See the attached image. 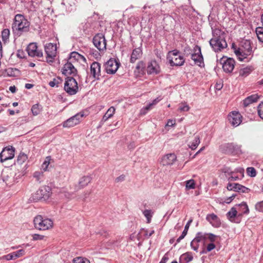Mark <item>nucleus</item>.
Wrapping results in <instances>:
<instances>
[{"mask_svg":"<svg viewBox=\"0 0 263 263\" xmlns=\"http://www.w3.org/2000/svg\"><path fill=\"white\" fill-rule=\"evenodd\" d=\"M176 124V120H172V119H169L167 121V122L165 125V127L170 126L172 127L174 126Z\"/></svg>","mask_w":263,"mask_h":263,"instance_id":"nucleus-61","label":"nucleus"},{"mask_svg":"<svg viewBox=\"0 0 263 263\" xmlns=\"http://www.w3.org/2000/svg\"><path fill=\"white\" fill-rule=\"evenodd\" d=\"M237 215H241V214L238 215L237 210L236 207L232 208L231 210L227 214L228 218L231 221H234V218Z\"/></svg>","mask_w":263,"mask_h":263,"instance_id":"nucleus-29","label":"nucleus"},{"mask_svg":"<svg viewBox=\"0 0 263 263\" xmlns=\"http://www.w3.org/2000/svg\"><path fill=\"white\" fill-rule=\"evenodd\" d=\"M251 67H247L241 69L239 70V75L242 77H246L252 71Z\"/></svg>","mask_w":263,"mask_h":263,"instance_id":"nucleus-41","label":"nucleus"},{"mask_svg":"<svg viewBox=\"0 0 263 263\" xmlns=\"http://www.w3.org/2000/svg\"><path fill=\"white\" fill-rule=\"evenodd\" d=\"M230 123L234 127L238 126L242 122V116L236 111L230 112L228 117Z\"/></svg>","mask_w":263,"mask_h":263,"instance_id":"nucleus-11","label":"nucleus"},{"mask_svg":"<svg viewBox=\"0 0 263 263\" xmlns=\"http://www.w3.org/2000/svg\"><path fill=\"white\" fill-rule=\"evenodd\" d=\"M34 224L36 229L40 230H48L53 227V222L48 218H43L41 215L36 216L34 218Z\"/></svg>","mask_w":263,"mask_h":263,"instance_id":"nucleus-3","label":"nucleus"},{"mask_svg":"<svg viewBox=\"0 0 263 263\" xmlns=\"http://www.w3.org/2000/svg\"><path fill=\"white\" fill-rule=\"evenodd\" d=\"M12 253L13 254V257H14L15 259H16L24 255L25 254V251L24 249H20L17 251L12 252Z\"/></svg>","mask_w":263,"mask_h":263,"instance_id":"nucleus-48","label":"nucleus"},{"mask_svg":"<svg viewBox=\"0 0 263 263\" xmlns=\"http://www.w3.org/2000/svg\"><path fill=\"white\" fill-rule=\"evenodd\" d=\"M62 73L66 76H75L77 73V69L75 68L72 63L68 61L64 65Z\"/></svg>","mask_w":263,"mask_h":263,"instance_id":"nucleus-19","label":"nucleus"},{"mask_svg":"<svg viewBox=\"0 0 263 263\" xmlns=\"http://www.w3.org/2000/svg\"><path fill=\"white\" fill-rule=\"evenodd\" d=\"M220 62L222 65V68L226 72L230 73L234 69L235 61L232 58H222Z\"/></svg>","mask_w":263,"mask_h":263,"instance_id":"nucleus-12","label":"nucleus"},{"mask_svg":"<svg viewBox=\"0 0 263 263\" xmlns=\"http://www.w3.org/2000/svg\"><path fill=\"white\" fill-rule=\"evenodd\" d=\"M194 53L192 54V59L195 64L202 67L204 65L203 58L201 54V48L196 45L194 48Z\"/></svg>","mask_w":263,"mask_h":263,"instance_id":"nucleus-10","label":"nucleus"},{"mask_svg":"<svg viewBox=\"0 0 263 263\" xmlns=\"http://www.w3.org/2000/svg\"><path fill=\"white\" fill-rule=\"evenodd\" d=\"M215 248V245L213 243H209L206 248V250H203L202 253H206L207 252H210L213 250Z\"/></svg>","mask_w":263,"mask_h":263,"instance_id":"nucleus-58","label":"nucleus"},{"mask_svg":"<svg viewBox=\"0 0 263 263\" xmlns=\"http://www.w3.org/2000/svg\"><path fill=\"white\" fill-rule=\"evenodd\" d=\"M10 36V30L8 29H5L2 32V37L4 42H7Z\"/></svg>","mask_w":263,"mask_h":263,"instance_id":"nucleus-46","label":"nucleus"},{"mask_svg":"<svg viewBox=\"0 0 263 263\" xmlns=\"http://www.w3.org/2000/svg\"><path fill=\"white\" fill-rule=\"evenodd\" d=\"M238 206L242 210V213L243 214L249 213V210L247 204L246 203H242L239 205Z\"/></svg>","mask_w":263,"mask_h":263,"instance_id":"nucleus-54","label":"nucleus"},{"mask_svg":"<svg viewBox=\"0 0 263 263\" xmlns=\"http://www.w3.org/2000/svg\"><path fill=\"white\" fill-rule=\"evenodd\" d=\"M232 48L240 61L249 62L251 59V58L249 57L251 55V53L249 51H245L243 48H237L234 45H232Z\"/></svg>","mask_w":263,"mask_h":263,"instance_id":"nucleus-6","label":"nucleus"},{"mask_svg":"<svg viewBox=\"0 0 263 263\" xmlns=\"http://www.w3.org/2000/svg\"><path fill=\"white\" fill-rule=\"evenodd\" d=\"M244 170L242 168H238L235 170L228 177L229 181H237L241 179L243 177Z\"/></svg>","mask_w":263,"mask_h":263,"instance_id":"nucleus-20","label":"nucleus"},{"mask_svg":"<svg viewBox=\"0 0 263 263\" xmlns=\"http://www.w3.org/2000/svg\"><path fill=\"white\" fill-rule=\"evenodd\" d=\"M193 259V255L190 252L182 254L179 258V263H188Z\"/></svg>","mask_w":263,"mask_h":263,"instance_id":"nucleus-27","label":"nucleus"},{"mask_svg":"<svg viewBox=\"0 0 263 263\" xmlns=\"http://www.w3.org/2000/svg\"><path fill=\"white\" fill-rule=\"evenodd\" d=\"M256 210L263 212V201L258 202L255 205Z\"/></svg>","mask_w":263,"mask_h":263,"instance_id":"nucleus-59","label":"nucleus"},{"mask_svg":"<svg viewBox=\"0 0 263 263\" xmlns=\"http://www.w3.org/2000/svg\"><path fill=\"white\" fill-rule=\"evenodd\" d=\"M120 63L115 59H109L105 65L106 72L108 74H114L118 70Z\"/></svg>","mask_w":263,"mask_h":263,"instance_id":"nucleus-13","label":"nucleus"},{"mask_svg":"<svg viewBox=\"0 0 263 263\" xmlns=\"http://www.w3.org/2000/svg\"><path fill=\"white\" fill-rule=\"evenodd\" d=\"M213 37L210 41V46L215 52L221 51L227 47L225 34L220 29L215 28L212 31Z\"/></svg>","mask_w":263,"mask_h":263,"instance_id":"nucleus-1","label":"nucleus"},{"mask_svg":"<svg viewBox=\"0 0 263 263\" xmlns=\"http://www.w3.org/2000/svg\"><path fill=\"white\" fill-rule=\"evenodd\" d=\"M14 148L12 146L4 148L0 154V160L2 162L12 159L14 156Z\"/></svg>","mask_w":263,"mask_h":263,"instance_id":"nucleus-14","label":"nucleus"},{"mask_svg":"<svg viewBox=\"0 0 263 263\" xmlns=\"http://www.w3.org/2000/svg\"><path fill=\"white\" fill-rule=\"evenodd\" d=\"M206 219L214 227L218 228L221 224L219 218L213 213L208 215Z\"/></svg>","mask_w":263,"mask_h":263,"instance_id":"nucleus-22","label":"nucleus"},{"mask_svg":"<svg viewBox=\"0 0 263 263\" xmlns=\"http://www.w3.org/2000/svg\"><path fill=\"white\" fill-rule=\"evenodd\" d=\"M142 55V50L140 48L135 49L132 53L130 62L134 63L137 59L140 58Z\"/></svg>","mask_w":263,"mask_h":263,"instance_id":"nucleus-28","label":"nucleus"},{"mask_svg":"<svg viewBox=\"0 0 263 263\" xmlns=\"http://www.w3.org/2000/svg\"><path fill=\"white\" fill-rule=\"evenodd\" d=\"M80 60H85V58L78 52L73 51L70 53L68 61L71 63H74L77 62Z\"/></svg>","mask_w":263,"mask_h":263,"instance_id":"nucleus-25","label":"nucleus"},{"mask_svg":"<svg viewBox=\"0 0 263 263\" xmlns=\"http://www.w3.org/2000/svg\"><path fill=\"white\" fill-rule=\"evenodd\" d=\"M249 189L241 184L236 183V185L234 186L233 191L235 192H241L242 193H248Z\"/></svg>","mask_w":263,"mask_h":263,"instance_id":"nucleus-37","label":"nucleus"},{"mask_svg":"<svg viewBox=\"0 0 263 263\" xmlns=\"http://www.w3.org/2000/svg\"><path fill=\"white\" fill-rule=\"evenodd\" d=\"M145 67V63L142 61H139L136 65V69L135 70V73L137 75L143 73L144 72Z\"/></svg>","mask_w":263,"mask_h":263,"instance_id":"nucleus-33","label":"nucleus"},{"mask_svg":"<svg viewBox=\"0 0 263 263\" xmlns=\"http://www.w3.org/2000/svg\"><path fill=\"white\" fill-rule=\"evenodd\" d=\"M6 72L8 76L14 77L18 72V70L16 69L10 68L6 70Z\"/></svg>","mask_w":263,"mask_h":263,"instance_id":"nucleus-49","label":"nucleus"},{"mask_svg":"<svg viewBox=\"0 0 263 263\" xmlns=\"http://www.w3.org/2000/svg\"><path fill=\"white\" fill-rule=\"evenodd\" d=\"M204 235H203V233L202 232H198L197 233L196 237L191 242V248L195 251H198V249L199 248V242L205 243V237H204Z\"/></svg>","mask_w":263,"mask_h":263,"instance_id":"nucleus-15","label":"nucleus"},{"mask_svg":"<svg viewBox=\"0 0 263 263\" xmlns=\"http://www.w3.org/2000/svg\"><path fill=\"white\" fill-rule=\"evenodd\" d=\"M27 50L28 55L32 57H42L43 52L37 49L36 44L35 43H30L27 47Z\"/></svg>","mask_w":263,"mask_h":263,"instance_id":"nucleus-16","label":"nucleus"},{"mask_svg":"<svg viewBox=\"0 0 263 263\" xmlns=\"http://www.w3.org/2000/svg\"><path fill=\"white\" fill-rule=\"evenodd\" d=\"M200 143V138L199 136H196L192 142L189 144V147L192 150L195 149Z\"/></svg>","mask_w":263,"mask_h":263,"instance_id":"nucleus-34","label":"nucleus"},{"mask_svg":"<svg viewBox=\"0 0 263 263\" xmlns=\"http://www.w3.org/2000/svg\"><path fill=\"white\" fill-rule=\"evenodd\" d=\"M41 107L37 104H34L31 108V111L34 116H37L41 111Z\"/></svg>","mask_w":263,"mask_h":263,"instance_id":"nucleus-44","label":"nucleus"},{"mask_svg":"<svg viewBox=\"0 0 263 263\" xmlns=\"http://www.w3.org/2000/svg\"><path fill=\"white\" fill-rule=\"evenodd\" d=\"M33 178L35 181L39 183H41L44 179V171H35L33 174Z\"/></svg>","mask_w":263,"mask_h":263,"instance_id":"nucleus-32","label":"nucleus"},{"mask_svg":"<svg viewBox=\"0 0 263 263\" xmlns=\"http://www.w3.org/2000/svg\"><path fill=\"white\" fill-rule=\"evenodd\" d=\"M147 71V73L150 74H157L160 72V66L156 60H152L148 62Z\"/></svg>","mask_w":263,"mask_h":263,"instance_id":"nucleus-18","label":"nucleus"},{"mask_svg":"<svg viewBox=\"0 0 263 263\" xmlns=\"http://www.w3.org/2000/svg\"><path fill=\"white\" fill-rule=\"evenodd\" d=\"M73 263H90V261L86 258L79 257L73 259Z\"/></svg>","mask_w":263,"mask_h":263,"instance_id":"nucleus-50","label":"nucleus"},{"mask_svg":"<svg viewBox=\"0 0 263 263\" xmlns=\"http://www.w3.org/2000/svg\"><path fill=\"white\" fill-rule=\"evenodd\" d=\"M186 189L187 190L194 189L195 188V183L193 179H191L186 181Z\"/></svg>","mask_w":263,"mask_h":263,"instance_id":"nucleus-47","label":"nucleus"},{"mask_svg":"<svg viewBox=\"0 0 263 263\" xmlns=\"http://www.w3.org/2000/svg\"><path fill=\"white\" fill-rule=\"evenodd\" d=\"M84 115L81 113H78L71 118L67 119L63 122V127L70 128L73 127L80 123L81 118L83 117Z\"/></svg>","mask_w":263,"mask_h":263,"instance_id":"nucleus-8","label":"nucleus"},{"mask_svg":"<svg viewBox=\"0 0 263 263\" xmlns=\"http://www.w3.org/2000/svg\"><path fill=\"white\" fill-rule=\"evenodd\" d=\"M93 43L100 51L106 49V40L104 35L101 33L97 34L93 37Z\"/></svg>","mask_w":263,"mask_h":263,"instance_id":"nucleus-9","label":"nucleus"},{"mask_svg":"<svg viewBox=\"0 0 263 263\" xmlns=\"http://www.w3.org/2000/svg\"><path fill=\"white\" fill-rule=\"evenodd\" d=\"M258 114L259 117L263 120V103H260L258 106Z\"/></svg>","mask_w":263,"mask_h":263,"instance_id":"nucleus-57","label":"nucleus"},{"mask_svg":"<svg viewBox=\"0 0 263 263\" xmlns=\"http://www.w3.org/2000/svg\"><path fill=\"white\" fill-rule=\"evenodd\" d=\"M221 171L225 175L228 177H230L234 171H232L231 168L228 167H224L221 169Z\"/></svg>","mask_w":263,"mask_h":263,"instance_id":"nucleus-53","label":"nucleus"},{"mask_svg":"<svg viewBox=\"0 0 263 263\" xmlns=\"http://www.w3.org/2000/svg\"><path fill=\"white\" fill-rule=\"evenodd\" d=\"M30 23L24 15L17 14L14 18L12 28L14 31H17L18 33L22 34L23 32H28L29 30Z\"/></svg>","mask_w":263,"mask_h":263,"instance_id":"nucleus-2","label":"nucleus"},{"mask_svg":"<svg viewBox=\"0 0 263 263\" xmlns=\"http://www.w3.org/2000/svg\"><path fill=\"white\" fill-rule=\"evenodd\" d=\"M240 48H243L244 51H249L252 53V47L250 41L249 40H244L241 42V46Z\"/></svg>","mask_w":263,"mask_h":263,"instance_id":"nucleus-36","label":"nucleus"},{"mask_svg":"<svg viewBox=\"0 0 263 263\" xmlns=\"http://www.w3.org/2000/svg\"><path fill=\"white\" fill-rule=\"evenodd\" d=\"M4 258L7 260H13L15 259L14 257H13V254L12 253L8 254L5 256H4Z\"/></svg>","mask_w":263,"mask_h":263,"instance_id":"nucleus-62","label":"nucleus"},{"mask_svg":"<svg viewBox=\"0 0 263 263\" xmlns=\"http://www.w3.org/2000/svg\"><path fill=\"white\" fill-rule=\"evenodd\" d=\"M161 100V99L159 98L154 100L152 103H149L146 106L141 109V114H145L148 110L152 108V107L156 105Z\"/></svg>","mask_w":263,"mask_h":263,"instance_id":"nucleus-31","label":"nucleus"},{"mask_svg":"<svg viewBox=\"0 0 263 263\" xmlns=\"http://www.w3.org/2000/svg\"><path fill=\"white\" fill-rule=\"evenodd\" d=\"M44 238V236L40 234H34L32 235V239L33 240H42Z\"/></svg>","mask_w":263,"mask_h":263,"instance_id":"nucleus-60","label":"nucleus"},{"mask_svg":"<svg viewBox=\"0 0 263 263\" xmlns=\"http://www.w3.org/2000/svg\"><path fill=\"white\" fill-rule=\"evenodd\" d=\"M45 51L47 54L48 62H52L57 54V46L52 43L46 44L45 46Z\"/></svg>","mask_w":263,"mask_h":263,"instance_id":"nucleus-7","label":"nucleus"},{"mask_svg":"<svg viewBox=\"0 0 263 263\" xmlns=\"http://www.w3.org/2000/svg\"><path fill=\"white\" fill-rule=\"evenodd\" d=\"M64 90L70 95L77 93L78 91V83L73 77H67L64 83Z\"/></svg>","mask_w":263,"mask_h":263,"instance_id":"nucleus-4","label":"nucleus"},{"mask_svg":"<svg viewBox=\"0 0 263 263\" xmlns=\"http://www.w3.org/2000/svg\"><path fill=\"white\" fill-rule=\"evenodd\" d=\"M62 82V80L60 77H57L54 78L52 81H50L49 83V85L50 86L53 87H58L59 85L61 84Z\"/></svg>","mask_w":263,"mask_h":263,"instance_id":"nucleus-40","label":"nucleus"},{"mask_svg":"<svg viewBox=\"0 0 263 263\" xmlns=\"http://www.w3.org/2000/svg\"><path fill=\"white\" fill-rule=\"evenodd\" d=\"M256 33L258 40L263 42V28L259 27L256 29Z\"/></svg>","mask_w":263,"mask_h":263,"instance_id":"nucleus-45","label":"nucleus"},{"mask_svg":"<svg viewBox=\"0 0 263 263\" xmlns=\"http://www.w3.org/2000/svg\"><path fill=\"white\" fill-rule=\"evenodd\" d=\"M192 222V220L191 219L187 222L181 235L177 238V239L176 240L177 243H179L181 241V240L183 239L185 237V236L186 235V234L187 233L188 230H189L190 226V224Z\"/></svg>","mask_w":263,"mask_h":263,"instance_id":"nucleus-35","label":"nucleus"},{"mask_svg":"<svg viewBox=\"0 0 263 263\" xmlns=\"http://www.w3.org/2000/svg\"><path fill=\"white\" fill-rule=\"evenodd\" d=\"M176 160V156L174 154H169L164 156L161 163L163 165H170L173 164Z\"/></svg>","mask_w":263,"mask_h":263,"instance_id":"nucleus-21","label":"nucleus"},{"mask_svg":"<svg viewBox=\"0 0 263 263\" xmlns=\"http://www.w3.org/2000/svg\"><path fill=\"white\" fill-rule=\"evenodd\" d=\"M51 160L50 156L47 157L43 164L41 165V170L44 172H45L47 170L48 167L50 163V161Z\"/></svg>","mask_w":263,"mask_h":263,"instance_id":"nucleus-38","label":"nucleus"},{"mask_svg":"<svg viewBox=\"0 0 263 263\" xmlns=\"http://www.w3.org/2000/svg\"><path fill=\"white\" fill-rule=\"evenodd\" d=\"M115 108L113 106L110 107L106 111L105 114L103 116L101 122L104 123L108 119L111 118L115 112Z\"/></svg>","mask_w":263,"mask_h":263,"instance_id":"nucleus-26","label":"nucleus"},{"mask_svg":"<svg viewBox=\"0 0 263 263\" xmlns=\"http://www.w3.org/2000/svg\"><path fill=\"white\" fill-rule=\"evenodd\" d=\"M203 235H204V237H205V242L206 241V239H209L212 242H213L215 240L216 236L213 234L203 233Z\"/></svg>","mask_w":263,"mask_h":263,"instance_id":"nucleus-55","label":"nucleus"},{"mask_svg":"<svg viewBox=\"0 0 263 263\" xmlns=\"http://www.w3.org/2000/svg\"><path fill=\"white\" fill-rule=\"evenodd\" d=\"M190 109V106L185 102H182L179 104L178 110L181 112L188 111Z\"/></svg>","mask_w":263,"mask_h":263,"instance_id":"nucleus-43","label":"nucleus"},{"mask_svg":"<svg viewBox=\"0 0 263 263\" xmlns=\"http://www.w3.org/2000/svg\"><path fill=\"white\" fill-rule=\"evenodd\" d=\"M31 198L34 201L43 199L41 193H39V190L34 194H32Z\"/></svg>","mask_w":263,"mask_h":263,"instance_id":"nucleus-52","label":"nucleus"},{"mask_svg":"<svg viewBox=\"0 0 263 263\" xmlns=\"http://www.w3.org/2000/svg\"><path fill=\"white\" fill-rule=\"evenodd\" d=\"M91 180V178L88 176L81 177L79 181L80 188H83L87 186L90 182Z\"/></svg>","mask_w":263,"mask_h":263,"instance_id":"nucleus-30","label":"nucleus"},{"mask_svg":"<svg viewBox=\"0 0 263 263\" xmlns=\"http://www.w3.org/2000/svg\"><path fill=\"white\" fill-rule=\"evenodd\" d=\"M28 159V156L27 155L24 153H21L17 157V163L18 164H22Z\"/></svg>","mask_w":263,"mask_h":263,"instance_id":"nucleus-39","label":"nucleus"},{"mask_svg":"<svg viewBox=\"0 0 263 263\" xmlns=\"http://www.w3.org/2000/svg\"><path fill=\"white\" fill-rule=\"evenodd\" d=\"M167 59L172 66H181L184 63V59L177 50L170 51L167 55Z\"/></svg>","mask_w":263,"mask_h":263,"instance_id":"nucleus-5","label":"nucleus"},{"mask_svg":"<svg viewBox=\"0 0 263 263\" xmlns=\"http://www.w3.org/2000/svg\"><path fill=\"white\" fill-rule=\"evenodd\" d=\"M61 195H63L67 199H70L72 197L73 193L67 192L65 189L61 190L60 192Z\"/></svg>","mask_w":263,"mask_h":263,"instance_id":"nucleus-51","label":"nucleus"},{"mask_svg":"<svg viewBox=\"0 0 263 263\" xmlns=\"http://www.w3.org/2000/svg\"><path fill=\"white\" fill-rule=\"evenodd\" d=\"M168 260V257L166 254H165L159 263H166L167 261Z\"/></svg>","mask_w":263,"mask_h":263,"instance_id":"nucleus-64","label":"nucleus"},{"mask_svg":"<svg viewBox=\"0 0 263 263\" xmlns=\"http://www.w3.org/2000/svg\"><path fill=\"white\" fill-rule=\"evenodd\" d=\"M154 212L151 210H145L143 212V214L147 219V223H150L151 218Z\"/></svg>","mask_w":263,"mask_h":263,"instance_id":"nucleus-42","label":"nucleus"},{"mask_svg":"<svg viewBox=\"0 0 263 263\" xmlns=\"http://www.w3.org/2000/svg\"><path fill=\"white\" fill-rule=\"evenodd\" d=\"M39 193H41L43 199L47 200L51 195V189L48 186H43L39 189Z\"/></svg>","mask_w":263,"mask_h":263,"instance_id":"nucleus-23","label":"nucleus"},{"mask_svg":"<svg viewBox=\"0 0 263 263\" xmlns=\"http://www.w3.org/2000/svg\"><path fill=\"white\" fill-rule=\"evenodd\" d=\"M72 0H63V1L62 2V4L63 5H65V6H67V5L71 6L72 3Z\"/></svg>","mask_w":263,"mask_h":263,"instance_id":"nucleus-63","label":"nucleus"},{"mask_svg":"<svg viewBox=\"0 0 263 263\" xmlns=\"http://www.w3.org/2000/svg\"><path fill=\"white\" fill-rule=\"evenodd\" d=\"M90 76L95 79H99L101 75V64L97 62H93L90 68Z\"/></svg>","mask_w":263,"mask_h":263,"instance_id":"nucleus-17","label":"nucleus"},{"mask_svg":"<svg viewBox=\"0 0 263 263\" xmlns=\"http://www.w3.org/2000/svg\"><path fill=\"white\" fill-rule=\"evenodd\" d=\"M247 174L251 177H254L256 176V171L254 167H248L247 170Z\"/></svg>","mask_w":263,"mask_h":263,"instance_id":"nucleus-56","label":"nucleus"},{"mask_svg":"<svg viewBox=\"0 0 263 263\" xmlns=\"http://www.w3.org/2000/svg\"><path fill=\"white\" fill-rule=\"evenodd\" d=\"M259 98V97L257 94H253L250 96L243 100V105L244 107H247L250 104L257 102Z\"/></svg>","mask_w":263,"mask_h":263,"instance_id":"nucleus-24","label":"nucleus"}]
</instances>
